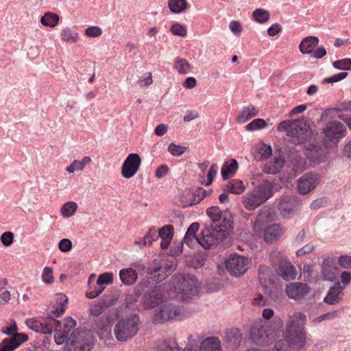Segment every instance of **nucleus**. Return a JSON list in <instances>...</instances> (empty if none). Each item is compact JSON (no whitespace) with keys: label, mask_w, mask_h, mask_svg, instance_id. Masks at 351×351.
<instances>
[{"label":"nucleus","mask_w":351,"mask_h":351,"mask_svg":"<svg viewBox=\"0 0 351 351\" xmlns=\"http://www.w3.org/2000/svg\"><path fill=\"white\" fill-rule=\"evenodd\" d=\"M252 16L256 22L261 24L267 23L270 19L269 12L263 8L256 9Z\"/></svg>","instance_id":"nucleus-39"},{"label":"nucleus","mask_w":351,"mask_h":351,"mask_svg":"<svg viewBox=\"0 0 351 351\" xmlns=\"http://www.w3.org/2000/svg\"><path fill=\"white\" fill-rule=\"evenodd\" d=\"M343 289V287L338 282L332 287L326 296L324 298V302L328 304H335L341 300V293Z\"/></svg>","instance_id":"nucleus-28"},{"label":"nucleus","mask_w":351,"mask_h":351,"mask_svg":"<svg viewBox=\"0 0 351 351\" xmlns=\"http://www.w3.org/2000/svg\"><path fill=\"white\" fill-rule=\"evenodd\" d=\"M62 328L61 332L64 334L69 335L70 332L76 326V322L71 317H67L62 322H61Z\"/></svg>","instance_id":"nucleus-43"},{"label":"nucleus","mask_w":351,"mask_h":351,"mask_svg":"<svg viewBox=\"0 0 351 351\" xmlns=\"http://www.w3.org/2000/svg\"><path fill=\"white\" fill-rule=\"evenodd\" d=\"M297 204L295 196H284L280 199L278 209L283 217H287L297 210Z\"/></svg>","instance_id":"nucleus-24"},{"label":"nucleus","mask_w":351,"mask_h":351,"mask_svg":"<svg viewBox=\"0 0 351 351\" xmlns=\"http://www.w3.org/2000/svg\"><path fill=\"white\" fill-rule=\"evenodd\" d=\"M143 306L145 308L149 309L154 307V296L152 294V292L146 293L143 295Z\"/></svg>","instance_id":"nucleus-56"},{"label":"nucleus","mask_w":351,"mask_h":351,"mask_svg":"<svg viewBox=\"0 0 351 351\" xmlns=\"http://www.w3.org/2000/svg\"><path fill=\"white\" fill-rule=\"evenodd\" d=\"M284 165V160L280 158H275L274 162L265 167L266 171L270 174L278 173Z\"/></svg>","instance_id":"nucleus-45"},{"label":"nucleus","mask_w":351,"mask_h":351,"mask_svg":"<svg viewBox=\"0 0 351 351\" xmlns=\"http://www.w3.org/2000/svg\"><path fill=\"white\" fill-rule=\"evenodd\" d=\"M138 330V318L134 315L118 321L114 328V334L119 341H125L132 339Z\"/></svg>","instance_id":"nucleus-8"},{"label":"nucleus","mask_w":351,"mask_h":351,"mask_svg":"<svg viewBox=\"0 0 351 351\" xmlns=\"http://www.w3.org/2000/svg\"><path fill=\"white\" fill-rule=\"evenodd\" d=\"M206 195V191L203 189H198L194 193L195 199L189 205L192 206L200 202Z\"/></svg>","instance_id":"nucleus-57"},{"label":"nucleus","mask_w":351,"mask_h":351,"mask_svg":"<svg viewBox=\"0 0 351 351\" xmlns=\"http://www.w3.org/2000/svg\"><path fill=\"white\" fill-rule=\"evenodd\" d=\"M199 229V223H193L188 228L184 238V242L188 245L189 246L191 245V243L189 241V238L194 237V239L196 240L199 243V240L197 239L198 237H202V232L197 236L195 235L196 232Z\"/></svg>","instance_id":"nucleus-42"},{"label":"nucleus","mask_w":351,"mask_h":351,"mask_svg":"<svg viewBox=\"0 0 351 351\" xmlns=\"http://www.w3.org/2000/svg\"><path fill=\"white\" fill-rule=\"evenodd\" d=\"M238 162L235 159H231L226 162L221 168V176L224 180H228L232 176L238 169Z\"/></svg>","instance_id":"nucleus-31"},{"label":"nucleus","mask_w":351,"mask_h":351,"mask_svg":"<svg viewBox=\"0 0 351 351\" xmlns=\"http://www.w3.org/2000/svg\"><path fill=\"white\" fill-rule=\"evenodd\" d=\"M319 182L318 174L306 173L298 180V191L300 194L306 195L311 192Z\"/></svg>","instance_id":"nucleus-16"},{"label":"nucleus","mask_w":351,"mask_h":351,"mask_svg":"<svg viewBox=\"0 0 351 351\" xmlns=\"http://www.w3.org/2000/svg\"><path fill=\"white\" fill-rule=\"evenodd\" d=\"M306 317L301 312L290 316L287 324V339L277 342L274 346L275 351H286L288 347L294 350L303 348L306 342Z\"/></svg>","instance_id":"nucleus-2"},{"label":"nucleus","mask_w":351,"mask_h":351,"mask_svg":"<svg viewBox=\"0 0 351 351\" xmlns=\"http://www.w3.org/2000/svg\"><path fill=\"white\" fill-rule=\"evenodd\" d=\"M333 66L339 70H351V58H344L333 62Z\"/></svg>","instance_id":"nucleus-48"},{"label":"nucleus","mask_w":351,"mask_h":351,"mask_svg":"<svg viewBox=\"0 0 351 351\" xmlns=\"http://www.w3.org/2000/svg\"><path fill=\"white\" fill-rule=\"evenodd\" d=\"M27 339L23 333H15L13 336L5 338L0 343V351H13Z\"/></svg>","instance_id":"nucleus-23"},{"label":"nucleus","mask_w":351,"mask_h":351,"mask_svg":"<svg viewBox=\"0 0 351 351\" xmlns=\"http://www.w3.org/2000/svg\"><path fill=\"white\" fill-rule=\"evenodd\" d=\"M218 171V165L217 164H213L211 165L208 174H207V183L206 185H209L213 182V180L216 176Z\"/></svg>","instance_id":"nucleus-62"},{"label":"nucleus","mask_w":351,"mask_h":351,"mask_svg":"<svg viewBox=\"0 0 351 351\" xmlns=\"http://www.w3.org/2000/svg\"><path fill=\"white\" fill-rule=\"evenodd\" d=\"M112 322L109 317H101L95 322V330L102 338L108 337L111 335Z\"/></svg>","instance_id":"nucleus-25"},{"label":"nucleus","mask_w":351,"mask_h":351,"mask_svg":"<svg viewBox=\"0 0 351 351\" xmlns=\"http://www.w3.org/2000/svg\"><path fill=\"white\" fill-rule=\"evenodd\" d=\"M171 284V287L164 284V291L169 297H174L182 302H189L190 297L197 292V279L191 275L174 276Z\"/></svg>","instance_id":"nucleus-4"},{"label":"nucleus","mask_w":351,"mask_h":351,"mask_svg":"<svg viewBox=\"0 0 351 351\" xmlns=\"http://www.w3.org/2000/svg\"><path fill=\"white\" fill-rule=\"evenodd\" d=\"M174 69L180 75H186L191 72L192 66L189 62L180 58H176L174 61Z\"/></svg>","instance_id":"nucleus-34"},{"label":"nucleus","mask_w":351,"mask_h":351,"mask_svg":"<svg viewBox=\"0 0 351 351\" xmlns=\"http://www.w3.org/2000/svg\"><path fill=\"white\" fill-rule=\"evenodd\" d=\"M283 234V229L280 224L274 223L265 228L263 227L261 234L267 243H273L280 238ZM260 235V234H258Z\"/></svg>","instance_id":"nucleus-22"},{"label":"nucleus","mask_w":351,"mask_h":351,"mask_svg":"<svg viewBox=\"0 0 351 351\" xmlns=\"http://www.w3.org/2000/svg\"><path fill=\"white\" fill-rule=\"evenodd\" d=\"M157 348L160 351H184L178 347L177 343L173 339H158Z\"/></svg>","instance_id":"nucleus-33"},{"label":"nucleus","mask_w":351,"mask_h":351,"mask_svg":"<svg viewBox=\"0 0 351 351\" xmlns=\"http://www.w3.org/2000/svg\"><path fill=\"white\" fill-rule=\"evenodd\" d=\"M184 351H221V341L217 337H206L202 341L198 348H193V346L189 343Z\"/></svg>","instance_id":"nucleus-18"},{"label":"nucleus","mask_w":351,"mask_h":351,"mask_svg":"<svg viewBox=\"0 0 351 351\" xmlns=\"http://www.w3.org/2000/svg\"><path fill=\"white\" fill-rule=\"evenodd\" d=\"M258 149L262 159H267L272 153L271 147L266 144H261Z\"/></svg>","instance_id":"nucleus-52"},{"label":"nucleus","mask_w":351,"mask_h":351,"mask_svg":"<svg viewBox=\"0 0 351 351\" xmlns=\"http://www.w3.org/2000/svg\"><path fill=\"white\" fill-rule=\"evenodd\" d=\"M331 147H328L326 143L318 142L309 143L306 146V156L314 163L320 164L324 162L328 155V150Z\"/></svg>","instance_id":"nucleus-13"},{"label":"nucleus","mask_w":351,"mask_h":351,"mask_svg":"<svg viewBox=\"0 0 351 351\" xmlns=\"http://www.w3.org/2000/svg\"><path fill=\"white\" fill-rule=\"evenodd\" d=\"M245 187L241 180H232L226 185V191L234 194H241Z\"/></svg>","instance_id":"nucleus-36"},{"label":"nucleus","mask_w":351,"mask_h":351,"mask_svg":"<svg viewBox=\"0 0 351 351\" xmlns=\"http://www.w3.org/2000/svg\"><path fill=\"white\" fill-rule=\"evenodd\" d=\"M171 30L173 35L179 36L181 37L185 36L187 34V29L186 26L178 23H174L171 26Z\"/></svg>","instance_id":"nucleus-50"},{"label":"nucleus","mask_w":351,"mask_h":351,"mask_svg":"<svg viewBox=\"0 0 351 351\" xmlns=\"http://www.w3.org/2000/svg\"><path fill=\"white\" fill-rule=\"evenodd\" d=\"M275 219V213L269 207H263L253 223L254 230L256 234H261L263 226L267 222L271 221Z\"/></svg>","instance_id":"nucleus-19"},{"label":"nucleus","mask_w":351,"mask_h":351,"mask_svg":"<svg viewBox=\"0 0 351 351\" xmlns=\"http://www.w3.org/2000/svg\"><path fill=\"white\" fill-rule=\"evenodd\" d=\"M338 263L343 269H351V256L341 255L339 256Z\"/></svg>","instance_id":"nucleus-54"},{"label":"nucleus","mask_w":351,"mask_h":351,"mask_svg":"<svg viewBox=\"0 0 351 351\" xmlns=\"http://www.w3.org/2000/svg\"><path fill=\"white\" fill-rule=\"evenodd\" d=\"M242 340V335L237 328H228L226 330L224 343L232 348H238Z\"/></svg>","instance_id":"nucleus-26"},{"label":"nucleus","mask_w":351,"mask_h":351,"mask_svg":"<svg viewBox=\"0 0 351 351\" xmlns=\"http://www.w3.org/2000/svg\"><path fill=\"white\" fill-rule=\"evenodd\" d=\"M93 288H91L93 290L90 291H87L86 293V296L88 298L93 299L97 298L98 295H99L105 289V287H99L97 288L95 286H92Z\"/></svg>","instance_id":"nucleus-55"},{"label":"nucleus","mask_w":351,"mask_h":351,"mask_svg":"<svg viewBox=\"0 0 351 351\" xmlns=\"http://www.w3.org/2000/svg\"><path fill=\"white\" fill-rule=\"evenodd\" d=\"M84 169L81 165L80 160H75L73 162L66 167V171L69 173H73L75 171H82Z\"/></svg>","instance_id":"nucleus-63"},{"label":"nucleus","mask_w":351,"mask_h":351,"mask_svg":"<svg viewBox=\"0 0 351 351\" xmlns=\"http://www.w3.org/2000/svg\"><path fill=\"white\" fill-rule=\"evenodd\" d=\"M174 257L166 258L155 265V282H161L170 276L176 269Z\"/></svg>","instance_id":"nucleus-15"},{"label":"nucleus","mask_w":351,"mask_h":351,"mask_svg":"<svg viewBox=\"0 0 351 351\" xmlns=\"http://www.w3.org/2000/svg\"><path fill=\"white\" fill-rule=\"evenodd\" d=\"M321 273L324 280L333 282L337 279L339 269L332 258H325L322 264Z\"/></svg>","instance_id":"nucleus-21"},{"label":"nucleus","mask_w":351,"mask_h":351,"mask_svg":"<svg viewBox=\"0 0 351 351\" xmlns=\"http://www.w3.org/2000/svg\"><path fill=\"white\" fill-rule=\"evenodd\" d=\"M102 34V29L97 26H90L86 29L85 35L88 37L96 38Z\"/></svg>","instance_id":"nucleus-51"},{"label":"nucleus","mask_w":351,"mask_h":351,"mask_svg":"<svg viewBox=\"0 0 351 351\" xmlns=\"http://www.w3.org/2000/svg\"><path fill=\"white\" fill-rule=\"evenodd\" d=\"M302 274L306 281L310 282L312 279L313 268L310 265H304L302 268Z\"/></svg>","instance_id":"nucleus-64"},{"label":"nucleus","mask_w":351,"mask_h":351,"mask_svg":"<svg viewBox=\"0 0 351 351\" xmlns=\"http://www.w3.org/2000/svg\"><path fill=\"white\" fill-rule=\"evenodd\" d=\"M14 234L11 232H5L1 236L2 244L6 247L10 246L13 243Z\"/></svg>","instance_id":"nucleus-53"},{"label":"nucleus","mask_w":351,"mask_h":351,"mask_svg":"<svg viewBox=\"0 0 351 351\" xmlns=\"http://www.w3.org/2000/svg\"><path fill=\"white\" fill-rule=\"evenodd\" d=\"M258 110L253 106L243 107L237 118V123L242 124L257 115Z\"/></svg>","instance_id":"nucleus-32"},{"label":"nucleus","mask_w":351,"mask_h":351,"mask_svg":"<svg viewBox=\"0 0 351 351\" xmlns=\"http://www.w3.org/2000/svg\"><path fill=\"white\" fill-rule=\"evenodd\" d=\"M267 123L263 119H256L249 123L246 126L245 129L247 131H254L256 130L263 129L267 127Z\"/></svg>","instance_id":"nucleus-44"},{"label":"nucleus","mask_w":351,"mask_h":351,"mask_svg":"<svg viewBox=\"0 0 351 351\" xmlns=\"http://www.w3.org/2000/svg\"><path fill=\"white\" fill-rule=\"evenodd\" d=\"M250 260L243 256L231 254L225 261L226 267L229 274L234 277L243 276L250 265Z\"/></svg>","instance_id":"nucleus-12"},{"label":"nucleus","mask_w":351,"mask_h":351,"mask_svg":"<svg viewBox=\"0 0 351 351\" xmlns=\"http://www.w3.org/2000/svg\"><path fill=\"white\" fill-rule=\"evenodd\" d=\"M59 19L58 14L47 12L41 17L40 22L44 26L54 27L58 23Z\"/></svg>","instance_id":"nucleus-40"},{"label":"nucleus","mask_w":351,"mask_h":351,"mask_svg":"<svg viewBox=\"0 0 351 351\" xmlns=\"http://www.w3.org/2000/svg\"><path fill=\"white\" fill-rule=\"evenodd\" d=\"M319 43V39L316 36H307L304 38L300 45L299 49L303 54H308L313 52V49Z\"/></svg>","instance_id":"nucleus-29"},{"label":"nucleus","mask_w":351,"mask_h":351,"mask_svg":"<svg viewBox=\"0 0 351 351\" xmlns=\"http://www.w3.org/2000/svg\"><path fill=\"white\" fill-rule=\"evenodd\" d=\"M347 76H348V73H346V72L340 73H338L337 75H334L333 76H332L330 77H328V78L324 79L323 80V82L324 83L337 82H339V81H340L341 80H343Z\"/></svg>","instance_id":"nucleus-60"},{"label":"nucleus","mask_w":351,"mask_h":351,"mask_svg":"<svg viewBox=\"0 0 351 351\" xmlns=\"http://www.w3.org/2000/svg\"><path fill=\"white\" fill-rule=\"evenodd\" d=\"M60 251L63 252H69L72 248V242L69 239H62L58 244Z\"/></svg>","instance_id":"nucleus-58"},{"label":"nucleus","mask_w":351,"mask_h":351,"mask_svg":"<svg viewBox=\"0 0 351 351\" xmlns=\"http://www.w3.org/2000/svg\"><path fill=\"white\" fill-rule=\"evenodd\" d=\"M327 204H328V202H327L326 199L322 197V198H318V199L313 200L311 203L310 207L313 210H317V209H319L321 208L326 206L327 205Z\"/></svg>","instance_id":"nucleus-59"},{"label":"nucleus","mask_w":351,"mask_h":351,"mask_svg":"<svg viewBox=\"0 0 351 351\" xmlns=\"http://www.w3.org/2000/svg\"><path fill=\"white\" fill-rule=\"evenodd\" d=\"M141 164L139 154H130L125 159L121 169V176L125 179L132 178L138 171Z\"/></svg>","instance_id":"nucleus-14"},{"label":"nucleus","mask_w":351,"mask_h":351,"mask_svg":"<svg viewBox=\"0 0 351 351\" xmlns=\"http://www.w3.org/2000/svg\"><path fill=\"white\" fill-rule=\"evenodd\" d=\"M277 274L286 281L293 280L296 278L298 271L293 264L287 259L279 261L276 269Z\"/></svg>","instance_id":"nucleus-20"},{"label":"nucleus","mask_w":351,"mask_h":351,"mask_svg":"<svg viewBox=\"0 0 351 351\" xmlns=\"http://www.w3.org/2000/svg\"><path fill=\"white\" fill-rule=\"evenodd\" d=\"M174 234V228L172 225H165L158 230V236L160 238V246L161 249H167L171 243Z\"/></svg>","instance_id":"nucleus-27"},{"label":"nucleus","mask_w":351,"mask_h":351,"mask_svg":"<svg viewBox=\"0 0 351 351\" xmlns=\"http://www.w3.org/2000/svg\"><path fill=\"white\" fill-rule=\"evenodd\" d=\"M25 324L32 330L43 334H51L53 330H61L62 328L60 321L51 316L41 319L31 318L27 319Z\"/></svg>","instance_id":"nucleus-10"},{"label":"nucleus","mask_w":351,"mask_h":351,"mask_svg":"<svg viewBox=\"0 0 351 351\" xmlns=\"http://www.w3.org/2000/svg\"><path fill=\"white\" fill-rule=\"evenodd\" d=\"M42 280L45 284H52L54 281L53 269L51 267H45L42 272Z\"/></svg>","instance_id":"nucleus-49"},{"label":"nucleus","mask_w":351,"mask_h":351,"mask_svg":"<svg viewBox=\"0 0 351 351\" xmlns=\"http://www.w3.org/2000/svg\"><path fill=\"white\" fill-rule=\"evenodd\" d=\"M93 347V336L90 331L84 330L72 334L64 351H90Z\"/></svg>","instance_id":"nucleus-9"},{"label":"nucleus","mask_w":351,"mask_h":351,"mask_svg":"<svg viewBox=\"0 0 351 351\" xmlns=\"http://www.w3.org/2000/svg\"><path fill=\"white\" fill-rule=\"evenodd\" d=\"M60 38L62 41L74 43L79 40V34L72 29L66 27L61 31Z\"/></svg>","instance_id":"nucleus-37"},{"label":"nucleus","mask_w":351,"mask_h":351,"mask_svg":"<svg viewBox=\"0 0 351 351\" xmlns=\"http://www.w3.org/2000/svg\"><path fill=\"white\" fill-rule=\"evenodd\" d=\"M273 186L267 180L263 181L252 191L242 197L243 206L247 210H254L265 202L272 195Z\"/></svg>","instance_id":"nucleus-5"},{"label":"nucleus","mask_w":351,"mask_h":351,"mask_svg":"<svg viewBox=\"0 0 351 351\" xmlns=\"http://www.w3.org/2000/svg\"><path fill=\"white\" fill-rule=\"evenodd\" d=\"M206 214L211 221L210 228L203 230L202 237L197 239L199 245L208 249L227 237L229 230L232 228L233 218L229 210L222 211L217 206L208 208Z\"/></svg>","instance_id":"nucleus-1"},{"label":"nucleus","mask_w":351,"mask_h":351,"mask_svg":"<svg viewBox=\"0 0 351 351\" xmlns=\"http://www.w3.org/2000/svg\"><path fill=\"white\" fill-rule=\"evenodd\" d=\"M121 282L125 285H132L136 282L138 278L136 271L132 268L123 269L119 272Z\"/></svg>","instance_id":"nucleus-30"},{"label":"nucleus","mask_w":351,"mask_h":351,"mask_svg":"<svg viewBox=\"0 0 351 351\" xmlns=\"http://www.w3.org/2000/svg\"><path fill=\"white\" fill-rule=\"evenodd\" d=\"M275 326L271 328L267 322L261 321L255 322L251 328L250 337L252 340L258 346H266L275 337L276 331L278 330L282 326V321L280 318L275 317Z\"/></svg>","instance_id":"nucleus-6"},{"label":"nucleus","mask_w":351,"mask_h":351,"mask_svg":"<svg viewBox=\"0 0 351 351\" xmlns=\"http://www.w3.org/2000/svg\"><path fill=\"white\" fill-rule=\"evenodd\" d=\"M187 148L186 147L176 145L175 143L169 144L168 147L169 152L173 156H180L185 153Z\"/></svg>","instance_id":"nucleus-47"},{"label":"nucleus","mask_w":351,"mask_h":351,"mask_svg":"<svg viewBox=\"0 0 351 351\" xmlns=\"http://www.w3.org/2000/svg\"><path fill=\"white\" fill-rule=\"evenodd\" d=\"M229 28L236 36H239L242 32L241 23L237 21H232L229 24Z\"/></svg>","instance_id":"nucleus-61"},{"label":"nucleus","mask_w":351,"mask_h":351,"mask_svg":"<svg viewBox=\"0 0 351 351\" xmlns=\"http://www.w3.org/2000/svg\"><path fill=\"white\" fill-rule=\"evenodd\" d=\"M278 130L285 131L288 136L301 137L302 140L311 134L310 125L304 118L284 121L278 125Z\"/></svg>","instance_id":"nucleus-7"},{"label":"nucleus","mask_w":351,"mask_h":351,"mask_svg":"<svg viewBox=\"0 0 351 351\" xmlns=\"http://www.w3.org/2000/svg\"><path fill=\"white\" fill-rule=\"evenodd\" d=\"M77 204L74 202H68L63 204L61 208V215L64 218H69L73 216L77 210Z\"/></svg>","instance_id":"nucleus-41"},{"label":"nucleus","mask_w":351,"mask_h":351,"mask_svg":"<svg viewBox=\"0 0 351 351\" xmlns=\"http://www.w3.org/2000/svg\"><path fill=\"white\" fill-rule=\"evenodd\" d=\"M155 289V322L162 323L181 319L184 317V309L170 302L167 292L164 291V285ZM156 288V287H155Z\"/></svg>","instance_id":"nucleus-3"},{"label":"nucleus","mask_w":351,"mask_h":351,"mask_svg":"<svg viewBox=\"0 0 351 351\" xmlns=\"http://www.w3.org/2000/svg\"><path fill=\"white\" fill-rule=\"evenodd\" d=\"M168 5L173 13L179 14L186 9L188 3L186 0H169Z\"/></svg>","instance_id":"nucleus-38"},{"label":"nucleus","mask_w":351,"mask_h":351,"mask_svg":"<svg viewBox=\"0 0 351 351\" xmlns=\"http://www.w3.org/2000/svg\"><path fill=\"white\" fill-rule=\"evenodd\" d=\"M112 281L113 274L106 272L99 276L96 284L97 286L106 287V285L112 283Z\"/></svg>","instance_id":"nucleus-46"},{"label":"nucleus","mask_w":351,"mask_h":351,"mask_svg":"<svg viewBox=\"0 0 351 351\" xmlns=\"http://www.w3.org/2000/svg\"><path fill=\"white\" fill-rule=\"evenodd\" d=\"M111 304L108 303L106 300L101 299L99 301H97L90 304L89 311L90 313L95 317L99 316L103 311L110 306Z\"/></svg>","instance_id":"nucleus-35"},{"label":"nucleus","mask_w":351,"mask_h":351,"mask_svg":"<svg viewBox=\"0 0 351 351\" xmlns=\"http://www.w3.org/2000/svg\"><path fill=\"white\" fill-rule=\"evenodd\" d=\"M346 128L345 125L339 121H332L326 124L324 128L323 141L328 147L337 146L340 138L345 136Z\"/></svg>","instance_id":"nucleus-11"},{"label":"nucleus","mask_w":351,"mask_h":351,"mask_svg":"<svg viewBox=\"0 0 351 351\" xmlns=\"http://www.w3.org/2000/svg\"><path fill=\"white\" fill-rule=\"evenodd\" d=\"M309 292V287L300 282L289 283L285 287V293L287 296L295 300H303Z\"/></svg>","instance_id":"nucleus-17"}]
</instances>
